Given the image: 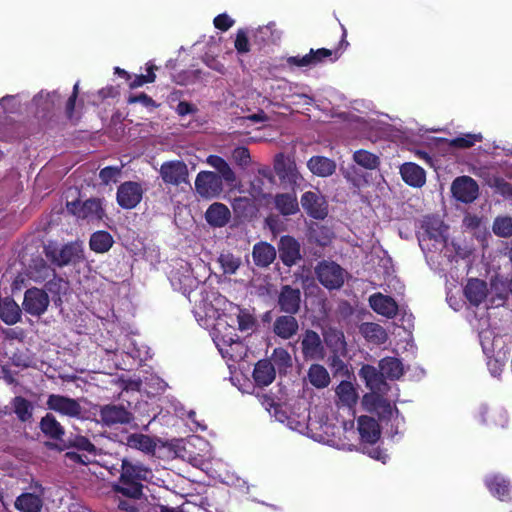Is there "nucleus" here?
I'll list each match as a JSON object with an SVG mask.
<instances>
[{
	"mask_svg": "<svg viewBox=\"0 0 512 512\" xmlns=\"http://www.w3.org/2000/svg\"><path fill=\"white\" fill-rule=\"evenodd\" d=\"M200 296L199 301L195 300L193 309L199 325L210 330L223 358L233 361L243 359L247 348L235 333V326L242 332L251 331L256 323L254 316L215 291L200 292Z\"/></svg>",
	"mask_w": 512,
	"mask_h": 512,
	"instance_id": "nucleus-1",
	"label": "nucleus"
},
{
	"mask_svg": "<svg viewBox=\"0 0 512 512\" xmlns=\"http://www.w3.org/2000/svg\"><path fill=\"white\" fill-rule=\"evenodd\" d=\"M152 477L150 468L141 463L123 459L121 476L114 490L130 498H139L142 495V482L150 481Z\"/></svg>",
	"mask_w": 512,
	"mask_h": 512,
	"instance_id": "nucleus-2",
	"label": "nucleus"
},
{
	"mask_svg": "<svg viewBox=\"0 0 512 512\" xmlns=\"http://www.w3.org/2000/svg\"><path fill=\"white\" fill-rule=\"evenodd\" d=\"M309 418L306 436L315 441L343 450H352L354 445L343 441L336 436L340 428L328 423L325 408L316 407Z\"/></svg>",
	"mask_w": 512,
	"mask_h": 512,
	"instance_id": "nucleus-3",
	"label": "nucleus"
},
{
	"mask_svg": "<svg viewBox=\"0 0 512 512\" xmlns=\"http://www.w3.org/2000/svg\"><path fill=\"white\" fill-rule=\"evenodd\" d=\"M46 257L56 266H76L85 260L83 242L73 241L62 246L48 244L45 247Z\"/></svg>",
	"mask_w": 512,
	"mask_h": 512,
	"instance_id": "nucleus-4",
	"label": "nucleus"
},
{
	"mask_svg": "<svg viewBox=\"0 0 512 512\" xmlns=\"http://www.w3.org/2000/svg\"><path fill=\"white\" fill-rule=\"evenodd\" d=\"M66 209L69 214L87 223L104 222L107 213L104 208V200L101 198H90L85 201L79 199L66 202Z\"/></svg>",
	"mask_w": 512,
	"mask_h": 512,
	"instance_id": "nucleus-5",
	"label": "nucleus"
},
{
	"mask_svg": "<svg viewBox=\"0 0 512 512\" xmlns=\"http://www.w3.org/2000/svg\"><path fill=\"white\" fill-rule=\"evenodd\" d=\"M300 203L305 214L311 219L323 221L329 214L328 200L318 189L304 192Z\"/></svg>",
	"mask_w": 512,
	"mask_h": 512,
	"instance_id": "nucleus-6",
	"label": "nucleus"
},
{
	"mask_svg": "<svg viewBox=\"0 0 512 512\" xmlns=\"http://www.w3.org/2000/svg\"><path fill=\"white\" fill-rule=\"evenodd\" d=\"M274 170L281 183L292 189L299 187L303 181V177L297 169V165L294 160H291L283 153H279L274 159Z\"/></svg>",
	"mask_w": 512,
	"mask_h": 512,
	"instance_id": "nucleus-7",
	"label": "nucleus"
},
{
	"mask_svg": "<svg viewBox=\"0 0 512 512\" xmlns=\"http://www.w3.org/2000/svg\"><path fill=\"white\" fill-rule=\"evenodd\" d=\"M448 226H420L416 232L423 251L442 250L446 245L445 232Z\"/></svg>",
	"mask_w": 512,
	"mask_h": 512,
	"instance_id": "nucleus-8",
	"label": "nucleus"
},
{
	"mask_svg": "<svg viewBox=\"0 0 512 512\" xmlns=\"http://www.w3.org/2000/svg\"><path fill=\"white\" fill-rule=\"evenodd\" d=\"M46 405L49 410L55 411L60 415L71 418L82 417L83 408L76 399L59 394H50L47 398Z\"/></svg>",
	"mask_w": 512,
	"mask_h": 512,
	"instance_id": "nucleus-9",
	"label": "nucleus"
},
{
	"mask_svg": "<svg viewBox=\"0 0 512 512\" xmlns=\"http://www.w3.org/2000/svg\"><path fill=\"white\" fill-rule=\"evenodd\" d=\"M195 189L202 197H217L223 191V180L215 172L201 171L196 176Z\"/></svg>",
	"mask_w": 512,
	"mask_h": 512,
	"instance_id": "nucleus-10",
	"label": "nucleus"
},
{
	"mask_svg": "<svg viewBox=\"0 0 512 512\" xmlns=\"http://www.w3.org/2000/svg\"><path fill=\"white\" fill-rule=\"evenodd\" d=\"M342 34L341 39L339 41V44L334 49H327V48H319V49H310L308 53L310 66H316L320 63L325 62L327 59L330 62L337 61L342 51L345 50L349 46V42L347 41V30L344 27V25L341 24Z\"/></svg>",
	"mask_w": 512,
	"mask_h": 512,
	"instance_id": "nucleus-11",
	"label": "nucleus"
},
{
	"mask_svg": "<svg viewBox=\"0 0 512 512\" xmlns=\"http://www.w3.org/2000/svg\"><path fill=\"white\" fill-rule=\"evenodd\" d=\"M480 343L487 357L494 356L500 351L508 354L510 339L507 335H498L493 329H484L479 333Z\"/></svg>",
	"mask_w": 512,
	"mask_h": 512,
	"instance_id": "nucleus-12",
	"label": "nucleus"
},
{
	"mask_svg": "<svg viewBox=\"0 0 512 512\" xmlns=\"http://www.w3.org/2000/svg\"><path fill=\"white\" fill-rule=\"evenodd\" d=\"M451 192L458 201L472 203L478 197L479 186L472 177L460 176L453 181Z\"/></svg>",
	"mask_w": 512,
	"mask_h": 512,
	"instance_id": "nucleus-13",
	"label": "nucleus"
},
{
	"mask_svg": "<svg viewBox=\"0 0 512 512\" xmlns=\"http://www.w3.org/2000/svg\"><path fill=\"white\" fill-rule=\"evenodd\" d=\"M319 281L329 289L339 288L344 282L343 269L334 262H322L316 268Z\"/></svg>",
	"mask_w": 512,
	"mask_h": 512,
	"instance_id": "nucleus-14",
	"label": "nucleus"
},
{
	"mask_svg": "<svg viewBox=\"0 0 512 512\" xmlns=\"http://www.w3.org/2000/svg\"><path fill=\"white\" fill-rule=\"evenodd\" d=\"M475 418L483 425L490 427L504 428L508 424L507 412L501 407H489L481 404L476 412Z\"/></svg>",
	"mask_w": 512,
	"mask_h": 512,
	"instance_id": "nucleus-15",
	"label": "nucleus"
},
{
	"mask_svg": "<svg viewBox=\"0 0 512 512\" xmlns=\"http://www.w3.org/2000/svg\"><path fill=\"white\" fill-rule=\"evenodd\" d=\"M160 175L165 184L179 186L187 183L188 168L183 161H168L161 165Z\"/></svg>",
	"mask_w": 512,
	"mask_h": 512,
	"instance_id": "nucleus-16",
	"label": "nucleus"
},
{
	"mask_svg": "<svg viewBox=\"0 0 512 512\" xmlns=\"http://www.w3.org/2000/svg\"><path fill=\"white\" fill-rule=\"evenodd\" d=\"M142 196V186L137 182L127 181L118 187L116 198L119 206L132 209L140 203Z\"/></svg>",
	"mask_w": 512,
	"mask_h": 512,
	"instance_id": "nucleus-17",
	"label": "nucleus"
},
{
	"mask_svg": "<svg viewBox=\"0 0 512 512\" xmlns=\"http://www.w3.org/2000/svg\"><path fill=\"white\" fill-rule=\"evenodd\" d=\"M23 309L34 316L43 314L49 305L47 293L38 288L28 289L24 295Z\"/></svg>",
	"mask_w": 512,
	"mask_h": 512,
	"instance_id": "nucleus-18",
	"label": "nucleus"
},
{
	"mask_svg": "<svg viewBox=\"0 0 512 512\" xmlns=\"http://www.w3.org/2000/svg\"><path fill=\"white\" fill-rule=\"evenodd\" d=\"M33 489V492L23 493L16 498L14 505L20 512H41L44 488L36 484Z\"/></svg>",
	"mask_w": 512,
	"mask_h": 512,
	"instance_id": "nucleus-19",
	"label": "nucleus"
},
{
	"mask_svg": "<svg viewBox=\"0 0 512 512\" xmlns=\"http://www.w3.org/2000/svg\"><path fill=\"white\" fill-rule=\"evenodd\" d=\"M170 281L172 286L182 291L184 295H190L191 291L198 285V281L192 275L190 266L187 263L181 264L180 269L171 272Z\"/></svg>",
	"mask_w": 512,
	"mask_h": 512,
	"instance_id": "nucleus-20",
	"label": "nucleus"
},
{
	"mask_svg": "<svg viewBox=\"0 0 512 512\" xmlns=\"http://www.w3.org/2000/svg\"><path fill=\"white\" fill-rule=\"evenodd\" d=\"M99 416L101 423L106 426L126 424L132 420V414L118 405L101 406Z\"/></svg>",
	"mask_w": 512,
	"mask_h": 512,
	"instance_id": "nucleus-21",
	"label": "nucleus"
},
{
	"mask_svg": "<svg viewBox=\"0 0 512 512\" xmlns=\"http://www.w3.org/2000/svg\"><path fill=\"white\" fill-rule=\"evenodd\" d=\"M362 405L365 410L369 412H376L380 416L388 415L391 417L394 413H398V410L395 407L374 391L363 396Z\"/></svg>",
	"mask_w": 512,
	"mask_h": 512,
	"instance_id": "nucleus-22",
	"label": "nucleus"
},
{
	"mask_svg": "<svg viewBox=\"0 0 512 512\" xmlns=\"http://www.w3.org/2000/svg\"><path fill=\"white\" fill-rule=\"evenodd\" d=\"M400 174L403 181L411 187L421 188L426 182L425 170L413 162L402 164Z\"/></svg>",
	"mask_w": 512,
	"mask_h": 512,
	"instance_id": "nucleus-23",
	"label": "nucleus"
},
{
	"mask_svg": "<svg viewBox=\"0 0 512 512\" xmlns=\"http://www.w3.org/2000/svg\"><path fill=\"white\" fill-rule=\"evenodd\" d=\"M62 101L61 95L57 91L44 92L40 91L34 98L33 102L37 108V113L46 116L54 111Z\"/></svg>",
	"mask_w": 512,
	"mask_h": 512,
	"instance_id": "nucleus-24",
	"label": "nucleus"
},
{
	"mask_svg": "<svg viewBox=\"0 0 512 512\" xmlns=\"http://www.w3.org/2000/svg\"><path fill=\"white\" fill-rule=\"evenodd\" d=\"M369 303L371 308L378 314L392 318L396 315L398 306L390 296L376 293L370 296Z\"/></svg>",
	"mask_w": 512,
	"mask_h": 512,
	"instance_id": "nucleus-25",
	"label": "nucleus"
},
{
	"mask_svg": "<svg viewBox=\"0 0 512 512\" xmlns=\"http://www.w3.org/2000/svg\"><path fill=\"white\" fill-rule=\"evenodd\" d=\"M302 352L304 356L309 359L323 358L324 347L316 332L306 331L302 339Z\"/></svg>",
	"mask_w": 512,
	"mask_h": 512,
	"instance_id": "nucleus-26",
	"label": "nucleus"
},
{
	"mask_svg": "<svg viewBox=\"0 0 512 512\" xmlns=\"http://www.w3.org/2000/svg\"><path fill=\"white\" fill-rule=\"evenodd\" d=\"M338 406L352 409L358 400V393L350 381H342L335 390Z\"/></svg>",
	"mask_w": 512,
	"mask_h": 512,
	"instance_id": "nucleus-27",
	"label": "nucleus"
},
{
	"mask_svg": "<svg viewBox=\"0 0 512 512\" xmlns=\"http://www.w3.org/2000/svg\"><path fill=\"white\" fill-rule=\"evenodd\" d=\"M307 167L312 174L318 177H328L335 172L336 163L328 157L316 155L308 160Z\"/></svg>",
	"mask_w": 512,
	"mask_h": 512,
	"instance_id": "nucleus-28",
	"label": "nucleus"
},
{
	"mask_svg": "<svg viewBox=\"0 0 512 512\" xmlns=\"http://www.w3.org/2000/svg\"><path fill=\"white\" fill-rule=\"evenodd\" d=\"M279 253L283 263L292 266L300 258L299 244L292 237L284 236L280 240Z\"/></svg>",
	"mask_w": 512,
	"mask_h": 512,
	"instance_id": "nucleus-29",
	"label": "nucleus"
},
{
	"mask_svg": "<svg viewBox=\"0 0 512 512\" xmlns=\"http://www.w3.org/2000/svg\"><path fill=\"white\" fill-rule=\"evenodd\" d=\"M486 485L490 492L500 500L506 501L512 499V488L508 480L501 475H492L487 477Z\"/></svg>",
	"mask_w": 512,
	"mask_h": 512,
	"instance_id": "nucleus-30",
	"label": "nucleus"
},
{
	"mask_svg": "<svg viewBox=\"0 0 512 512\" xmlns=\"http://www.w3.org/2000/svg\"><path fill=\"white\" fill-rule=\"evenodd\" d=\"M275 209L283 216L296 214L299 203L295 193H278L274 197Z\"/></svg>",
	"mask_w": 512,
	"mask_h": 512,
	"instance_id": "nucleus-31",
	"label": "nucleus"
},
{
	"mask_svg": "<svg viewBox=\"0 0 512 512\" xmlns=\"http://www.w3.org/2000/svg\"><path fill=\"white\" fill-rule=\"evenodd\" d=\"M279 305L287 313H296L300 306V290L290 286L283 287L279 296Z\"/></svg>",
	"mask_w": 512,
	"mask_h": 512,
	"instance_id": "nucleus-32",
	"label": "nucleus"
},
{
	"mask_svg": "<svg viewBox=\"0 0 512 512\" xmlns=\"http://www.w3.org/2000/svg\"><path fill=\"white\" fill-rule=\"evenodd\" d=\"M358 431L361 439L368 443H375L380 437V429L377 422L368 416L358 419Z\"/></svg>",
	"mask_w": 512,
	"mask_h": 512,
	"instance_id": "nucleus-33",
	"label": "nucleus"
},
{
	"mask_svg": "<svg viewBox=\"0 0 512 512\" xmlns=\"http://www.w3.org/2000/svg\"><path fill=\"white\" fill-rule=\"evenodd\" d=\"M310 417L311 413L307 411L305 406L298 407V411H293L289 416L286 417L287 426L291 430L305 435Z\"/></svg>",
	"mask_w": 512,
	"mask_h": 512,
	"instance_id": "nucleus-34",
	"label": "nucleus"
},
{
	"mask_svg": "<svg viewBox=\"0 0 512 512\" xmlns=\"http://www.w3.org/2000/svg\"><path fill=\"white\" fill-rule=\"evenodd\" d=\"M231 218L229 208L220 202L211 204L205 213L207 224H228Z\"/></svg>",
	"mask_w": 512,
	"mask_h": 512,
	"instance_id": "nucleus-35",
	"label": "nucleus"
},
{
	"mask_svg": "<svg viewBox=\"0 0 512 512\" xmlns=\"http://www.w3.org/2000/svg\"><path fill=\"white\" fill-rule=\"evenodd\" d=\"M253 377L257 385L268 386L275 379V367L269 360H260L255 366Z\"/></svg>",
	"mask_w": 512,
	"mask_h": 512,
	"instance_id": "nucleus-36",
	"label": "nucleus"
},
{
	"mask_svg": "<svg viewBox=\"0 0 512 512\" xmlns=\"http://www.w3.org/2000/svg\"><path fill=\"white\" fill-rule=\"evenodd\" d=\"M464 293L471 304L478 306L487 295L486 283L479 279H470Z\"/></svg>",
	"mask_w": 512,
	"mask_h": 512,
	"instance_id": "nucleus-37",
	"label": "nucleus"
},
{
	"mask_svg": "<svg viewBox=\"0 0 512 512\" xmlns=\"http://www.w3.org/2000/svg\"><path fill=\"white\" fill-rule=\"evenodd\" d=\"M274 332L283 339H289L298 331V322L293 316H280L273 325Z\"/></svg>",
	"mask_w": 512,
	"mask_h": 512,
	"instance_id": "nucleus-38",
	"label": "nucleus"
},
{
	"mask_svg": "<svg viewBox=\"0 0 512 512\" xmlns=\"http://www.w3.org/2000/svg\"><path fill=\"white\" fill-rule=\"evenodd\" d=\"M207 163L218 172L217 174L227 184L231 185L235 183L236 175L234 171L231 169L226 160L223 159L221 156L210 155L207 158Z\"/></svg>",
	"mask_w": 512,
	"mask_h": 512,
	"instance_id": "nucleus-39",
	"label": "nucleus"
},
{
	"mask_svg": "<svg viewBox=\"0 0 512 512\" xmlns=\"http://www.w3.org/2000/svg\"><path fill=\"white\" fill-rule=\"evenodd\" d=\"M276 257L274 247L268 243H258L253 248V259L256 265L266 267L270 265Z\"/></svg>",
	"mask_w": 512,
	"mask_h": 512,
	"instance_id": "nucleus-40",
	"label": "nucleus"
},
{
	"mask_svg": "<svg viewBox=\"0 0 512 512\" xmlns=\"http://www.w3.org/2000/svg\"><path fill=\"white\" fill-rule=\"evenodd\" d=\"M126 444L147 454L154 453L156 449V442L150 436L139 433L127 436Z\"/></svg>",
	"mask_w": 512,
	"mask_h": 512,
	"instance_id": "nucleus-41",
	"label": "nucleus"
},
{
	"mask_svg": "<svg viewBox=\"0 0 512 512\" xmlns=\"http://www.w3.org/2000/svg\"><path fill=\"white\" fill-rule=\"evenodd\" d=\"M232 206L236 217L244 220H250L257 212L254 201L247 197L235 198Z\"/></svg>",
	"mask_w": 512,
	"mask_h": 512,
	"instance_id": "nucleus-42",
	"label": "nucleus"
},
{
	"mask_svg": "<svg viewBox=\"0 0 512 512\" xmlns=\"http://www.w3.org/2000/svg\"><path fill=\"white\" fill-rule=\"evenodd\" d=\"M379 368L381 375L390 379H399L403 375L401 361L394 357H387L380 361Z\"/></svg>",
	"mask_w": 512,
	"mask_h": 512,
	"instance_id": "nucleus-43",
	"label": "nucleus"
},
{
	"mask_svg": "<svg viewBox=\"0 0 512 512\" xmlns=\"http://www.w3.org/2000/svg\"><path fill=\"white\" fill-rule=\"evenodd\" d=\"M113 243V237L106 231H97L93 233L89 241L91 250L96 253L107 252L112 247Z\"/></svg>",
	"mask_w": 512,
	"mask_h": 512,
	"instance_id": "nucleus-44",
	"label": "nucleus"
},
{
	"mask_svg": "<svg viewBox=\"0 0 512 512\" xmlns=\"http://www.w3.org/2000/svg\"><path fill=\"white\" fill-rule=\"evenodd\" d=\"M361 332L369 342L374 344H383L388 338L385 329L376 323H364L361 326Z\"/></svg>",
	"mask_w": 512,
	"mask_h": 512,
	"instance_id": "nucleus-45",
	"label": "nucleus"
},
{
	"mask_svg": "<svg viewBox=\"0 0 512 512\" xmlns=\"http://www.w3.org/2000/svg\"><path fill=\"white\" fill-rule=\"evenodd\" d=\"M309 382L316 388H325L330 383V376L325 367L313 364L308 370Z\"/></svg>",
	"mask_w": 512,
	"mask_h": 512,
	"instance_id": "nucleus-46",
	"label": "nucleus"
},
{
	"mask_svg": "<svg viewBox=\"0 0 512 512\" xmlns=\"http://www.w3.org/2000/svg\"><path fill=\"white\" fill-rule=\"evenodd\" d=\"M40 428L45 435L53 439H60L64 434L63 427L51 414H47L41 419Z\"/></svg>",
	"mask_w": 512,
	"mask_h": 512,
	"instance_id": "nucleus-47",
	"label": "nucleus"
},
{
	"mask_svg": "<svg viewBox=\"0 0 512 512\" xmlns=\"http://www.w3.org/2000/svg\"><path fill=\"white\" fill-rule=\"evenodd\" d=\"M359 375L371 390L380 389L383 384L381 372L379 373L374 366L364 365L360 369Z\"/></svg>",
	"mask_w": 512,
	"mask_h": 512,
	"instance_id": "nucleus-48",
	"label": "nucleus"
},
{
	"mask_svg": "<svg viewBox=\"0 0 512 512\" xmlns=\"http://www.w3.org/2000/svg\"><path fill=\"white\" fill-rule=\"evenodd\" d=\"M12 407L19 420L25 422L32 418L33 405L27 399L21 396L15 397L12 401Z\"/></svg>",
	"mask_w": 512,
	"mask_h": 512,
	"instance_id": "nucleus-49",
	"label": "nucleus"
},
{
	"mask_svg": "<svg viewBox=\"0 0 512 512\" xmlns=\"http://www.w3.org/2000/svg\"><path fill=\"white\" fill-rule=\"evenodd\" d=\"M353 160L358 165L370 170L376 169L380 164V160L377 155L363 149L354 152Z\"/></svg>",
	"mask_w": 512,
	"mask_h": 512,
	"instance_id": "nucleus-50",
	"label": "nucleus"
},
{
	"mask_svg": "<svg viewBox=\"0 0 512 512\" xmlns=\"http://www.w3.org/2000/svg\"><path fill=\"white\" fill-rule=\"evenodd\" d=\"M483 139L482 135L466 133L462 134L452 140L449 141V146L458 148V149H467L471 148L475 145L476 142H481Z\"/></svg>",
	"mask_w": 512,
	"mask_h": 512,
	"instance_id": "nucleus-51",
	"label": "nucleus"
},
{
	"mask_svg": "<svg viewBox=\"0 0 512 512\" xmlns=\"http://www.w3.org/2000/svg\"><path fill=\"white\" fill-rule=\"evenodd\" d=\"M157 69H158V67L156 65L148 63L147 64V74L135 75L129 81V88L135 89V88L143 86L144 84L155 82V80H156L155 71Z\"/></svg>",
	"mask_w": 512,
	"mask_h": 512,
	"instance_id": "nucleus-52",
	"label": "nucleus"
},
{
	"mask_svg": "<svg viewBox=\"0 0 512 512\" xmlns=\"http://www.w3.org/2000/svg\"><path fill=\"white\" fill-rule=\"evenodd\" d=\"M218 262L225 274H235L241 265V259L231 253H222Z\"/></svg>",
	"mask_w": 512,
	"mask_h": 512,
	"instance_id": "nucleus-53",
	"label": "nucleus"
},
{
	"mask_svg": "<svg viewBox=\"0 0 512 512\" xmlns=\"http://www.w3.org/2000/svg\"><path fill=\"white\" fill-rule=\"evenodd\" d=\"M271 363L275 369L277 368L279 372H282L291 366L292 359L290 354L285 349L277 348L272 354Z\"/></svg>",
	"mask_w": 512,
	"mask_h": 512,
	"instance_id": "nucleus-54",
	"label": "nucleus"
},
{
	"mask_svg": "<svg viewBox=\"0 0 512 512\" xmlns=\"http://www.w3.org/2000/svg\"><path fill=\"white\" fill-rule=\"evenodd\" d=\"M487 366L492 376L497 377L503 371L507 360L506 351H500L498 354L487 357Z\"/></svg>",
	"mask_w": 512,
	"mask_h": 512,
	"instance_id": "nucleus-55",
	"label": "nucleus"
},
{
	"mask_svg": "<svg viewBox=\"0 0 512 512\" xmlns=\"http://www.w3.org/2000/svg\"><path fill=\"white\" fill-rule=\"evenodd\" d=\"M234 46L240 54L248 53L250 51L249 39L244 29H239L237 31Z\"/></svg>",
	"mask_w": 512,
	"mask_h": 512,
	"instance_id": "nucleus-56",
	"label": "nucleus"
},
{
	"mask_svg": "<svg viewBox=\"0 0 512 512\" xmlns=\"http://www.w3.org/2000/svg\"><path fill=\"white\" fill-rule=\"evenodd\" d=\"M232 157L240 166H247L251 161L249 149L245 146L236 147L232 152Z\"/></svg>",
	"mask_w": 512,
	"mask_h": 512,
	"instance_id": "nucleus-57",
	"label": "nucleus"
},
{
	"mask_svg": "<svg viewBox=\"0 0 512 512\" xmlns=\"http://www.w3.org/2000/svg\"><path fill=\"white\" fill-rule=\"evenodd\" d=\"M120 172L121 169L119 167L107 166L100 170L99 178L103 184L107 185L112 181H116Z\"/></svg>",
	"mask_w": 512,
	"mask_h": 512,
	"instance_id": "nucleus-58",
	"label": "nucleus"
},
{
	"mask_svg": "<svg viewBox=\"0 0 512 512\" xmlns=\"http://www.w3.org/2000/svg\"><path fill=\"white\" fill-rule=\"evenodd\" d=\"M129 104L141 103L143 106L147 108H157L159 104H157L148 94L142 92L138 95H130L127 99Z\"/></svg>",
	"mask_w": 512,
	"mask_h": 512,
	"instance_id": "nucleus-59",
	"label": "nucleus"
},
{
	"mask_svg": "<svg viewBox=\"0 0 512 512\" xmlns=\"http://www.w3.org/2000/svg\"><path fill=\"white\" fill-rule=\"evenodd\" d=\"M234 23L235 21L226 13L217 15L213 20L215 28L223 32L229 30Z\"/></svg>",
	"mask_w": 512,
	"mask_h": 512,
	"instance_id": "nucleus-60",
	"label": "nucleus"
},
{
	"mask_svg": "<svg viewBox=\"0 0 512 512\" xmlns=\"http://www.w3.org/2000/svg\"><path fill=\"white\" fill-rule=\"evenodd\" d=\"M73 446H75L78 449L88 451V452H94L95 446L86 438L83 436H76L72 440Z\"/></svg>",
	"mask_w": 512,
	"mask_h": 512,
	"instance_id": "nucleus-61",
	"label": "nucleus"
},
{
	"mask_svg": "<svg viewBox=\"0 0 512 512\" xmlns=\"http://www.w3.org/2000/svg\"><path fill=\"white\" fill-rule=\"evenodd\" d=\"M495 187L497 188V191L505 196V197H512V184L505 181L504 179H496L495 180Z\"/></svg>",
	"mask_w": 512,
	"mask_h": 512,
	"instance_id": "nucleus-62",
	"label": "nucleus"
},
{
	"mask_svg": "<svg viewBox=\"0 0 512 512\" xmlns=\"http://www.w3.org/2000/svg\"><path fill=\"white\" fill-rule=\"evenodd\" d=\"M289 66L307 67L310 66L308 54L304 56H290L286 59Z\"/></svg>",
	"mask_w": 512,
	"mask_h": 512,
	"instance_id": "nucleus-63",
	"label": "nucleus"
},
{
	"mask_svg": "<svg viewBox=\"0 0 512 512\" xmlns=\"http://www.w3.org/2000/svg\"><path fill=\"white\" fill-rule=\"evenodd\" d=\"M176 111L178 115L185 116L188 114L195 113L197 111V108L187 101H180L176 107Z\"/></svg>",
	"mask_w": 512,
	"mask_h": 512,
	"instance_id": "nucleus-64",
	"label": "nucleus"
}]
</instances>
